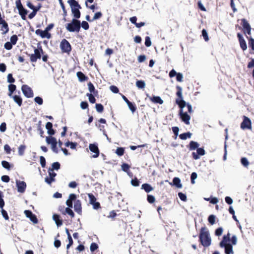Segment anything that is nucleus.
Segmentation results:
<instances>
[{
  "mask_svg": "<svg viewBox=\"0 0 254 254\" xmlns=\"http://www.w3.org/2000/svg\"><path fill=\"white\" fill-rule=\"evenodd\" d=\"M176 88L177 90L176 92L177 98L176 99L175 102L180 108L179 115L182 121L188 125L190 124V116L188 113L191 114L193 112L192 107L190 104L187 103L183 100L181 87L177 86Z\"/></svg>",
  "mask_w": 254,
  "mask_h": 254,
  "instance_id": "f257e3e1",
  "label": "nucleus"
},
{
  "mask_svg": "<svg viewBox=\"0 0 254 254\" xmlns=\"http://www.w3.org/2000/svg\"><path fill=\"white\" fill-rule=\"evenodd\" d=\"M199 241L204 247H208L211 244V238L206 227H201L200 230Z\"/></svg>",
  "mask_w": 254,
  "mask_h": 254,
  "instance_id": "f03ea898",
  "label": "nucleus"
},
{
  "mask_svg": "<svg viewBox=\"0 0 254 254\" xmlns=\"http://www.w3.org/2000/svg\"><path fill=\"white\" fill-rule=\"evenodd\" d=\"M230 240V233L228 232L223 237L222 240L220 242L221 248H224L226 254H233V247L231 244L228 243Z\"/></svg>",
  "mask_w": 254,
  "mask_h": 254,
  "instance_id": "7ed1b4c3",
  "label": "nucleus"
},
{
  "mask_svg": "<svg viewBox=\"0 0 254 254\" xmlns=\"http://www.w3.org/2000/svg\"><path fill=\"white\" fill-rule=\"evenodd\" d=\"M67 2L69 3L72 13L74 17V19H78L80 17L81 13L79 9L81 8L80 5L75 0H68Z\"/></svg>",
  "mask_w": 254,
  "mask_h": 254,
  "instance_id": "20e7f679",
  "label": "nucleus"
},
{
  "mask_svg": "<svg viewBox=\"0 0 254 254\" xmlns=\"http://www.w3.org/2000/svg\"><path fill=\"white\" fill-rule=\"evenodd\" d=\"M65 28L68 32L78 33L81 28V22L78 19H72L70 23L66 24Z\"/></svg>",
  "mask_w": 254,
  "mask_h": 254,
  "instance_id": "39448f33",
  "label": "nucleus"
},
{
  "mask_svg": "<svg viewBox=\"0 0 254 254\" xmlns=\"http://www.w3.org/2000/svg\"><path fill=\"white\" fill-rule=\"evenodd\" d=\"M44 52L41 47L38 48H35L34 53L29 55L30 61L32 63L36 62L38 59L41 58V55H43Z\"/></svg>",
  "mask_w": 254,
  "mask_h": 254,
  "instance_id": "423d86ee",
  "label": "nucleus"
},
{
  "mask_svg": "<svg viewBox=\"0 0 254 254\" xmlns=\"http://www.w3.org/2000/svg\"><path fill=\"white\" fill-rule=\"evenodd\" d=\"M46 141L48 144L51 145V148L54 152L56 153L59 152V149L57 147L58 142L56 138L52 136H47Z\"/></svg>",
  "mask_w": 254,
  "mask_h": 254,
  "instance_id": "0eeeda50",
  "label": "nucleus"
},
{
  "mask_svg": "<svg viewBox=\"0 0 254 254\" xmlns=\"http://www.w3.org/2000/svg\"><path fill=\"white\" fill-rule=\"evenodd\" d=\"M15 3L16 7L18 10L19 14L21 16V18L23 20H25L26 19V15L28 12L27 10L23 7L20 0H16Z\"/></svg>",
  "mask_w": 254,
  "mask_h": 254,
  "instance_id": "6e6552de",
  "label": "nucleus"
},
{
  "mask_svg": "<svg viewBox=\"0 0 254 254\" xmlns=\"http://www.w3.org/2000/svg\"><path fill=\"white\" fill-rule=\"evenodd\" d=\"M60 46L63 53L69 54L72 49L70 43L65 39L62 40Z\"/></svg>",
  "mask_w": 254,
  "mask_h": 254,
  "instance_id": "1a4fd4ad",
  "label": "nucleus"
},
{
  "mask_svg": "<svg viewBox=\"0 0 254 254\" xmlns=\"http://www.w3.org/2000/svg\"><path fill=\"white\" fill-rule=\"evenodd\" d=\"M21 90L24 96L27 98H32L33 97L34 94L33 90L27 85H23L21 87Z\"/></svg>",
  "mask_w": 254,
  "mask_h": 254,
  "instance_id": "9d476101",
  "label": "nucleus"
},
{
  "mask_svg": "<svg viewBox=\"0 0 254 254\" xmlns=\"http://www.w3.org/2000/svg\"><path fill=\"white\" fill-rule=\"evenodd\" d=\"M241 128L243 129H252V122L251 120L247 117H243V121L241 124Z\"/></svg>",
  "mask_w": 254,
  "mask_h": 254,
  "instance_id": "9b49d317",
  "label": "nucleus"
},
{
  "mask_svg": "<svg viewBox=\"0 0 254 254\" xmlns=\"http://www.w3.org/2000/svg\"><path fill=\"white\" fill-rule=\"evenodd\" d=\"M0 30L2 35H5L9 31V28L7 23L4 19L0 21Z\"/></svg>",
  "mask_w": 254,
  "mask_h": 254,
  "instance_id": "f8f14e48",
  "label": "nucleus"
},
{
  "mask_svg": "<svg viewBox=\"0 0 254 254\" xmlns=\"http://www.w3.org/2000/svg\"><path fill=\"white\" fill-rule=\"evenodd\" d=\"M237 36L239 40L241 48L243 51H246L247 49V46L245 40L243 38L242 35L240 33H238Z\"/></svg>",
  "mask_w": 254,
  "mask_h": 254,
  "instance_id": "ddd939ff",
  "label": "nucleus"
},
{
  "mask_svg": "<svg viewBox=\"0 0 254 254\" xmlns=\"http://www.w3.org/2000/svg\"><path fill=\"white\" fill-rule=\"evenodd\" d=\"M24 214L27 217L29 218L30 220L34 224H37L38 222V219L36 216L30 210H26L24 211Z\"/></svg>",
  "mask_w": 254,
  "mask_h": 254,
  "instance_id": "4468645a",
  "label": "nucleus"
},
{
  "mask_svg": "<svg viewBox=\"0 0 254 254\" xmlns=\"http://www.w3.org/2000/svg\"><path fill=\"white\" fill-rule=\"evenodd\" d=\"M16 184L19 192L23 193L25 191L26 184L25 182L16 180Z\"/></svg>",
  "mask_w": 254,
  "mask_h": 254,
  "instance_id": "2eb2a0df",
  "label": "nucleus"
},
{
  "mask_svg": "<svg viewBox=\"0 0 254 254\" xmlns=\"http://www.w3.org/2000/svg\"><path fill=\"white\" fill-rule=\"evenodd\" d=\"M205 151L203 148H198L196 149V152H193L192 153V157L193 159L197 160L199 158V156H203L205 155Z\"/></svg>",
  "mask_w": 254,
  "mask_h": 254,
  "instance_id": "dca6fc26",
  "label": "nucleus"
},
{
  "mask_svg": "<svg viewBox=\"0 0 254 254\" xmlns=\"http://www.w3.org/2000/svg\"><path fill=\"white\" fill-rule=\"evenodd\" d=\"M90 150L94 153L95 154L93 155V158H97L99 155V150L98 147L96 144H90L89 146Z\"/></svg>",
  "mask_w": 254,
  "mask_h": 254,
  "instance_id": "f3484780",
  "label": "nucleus"
},
{
  "mask_svg": "<svg viewBox=\"0 0 254 254\" xmlns=\"http://www.w3.org/2000/svg\"><path fill=\"white\" fill-rule=\"evenodd\" d=\"M74 209L79 215L82 214V206L81 201L79 199H75L74 204Z\"/></svg>",
  "mask_w": 254,
  "mask_h": 254,
  "instance_id": "a211bd4d",
  "label": "nucleus"
},
{
  "mask_svg": "<svg viewBox=\"0 0 254 254\" xmlns=\"http://www.w3.org/2000/svg\"><path fill=\"white\" fill-rule=\"evenodd\" d=\"M76 199V195L74 193H71L69 195L68 199L66 201V204L68 206L69 208L72 207V202L73 201H75Z\"/></svg>",
  "mask_w": 254,
  "mask_h": 254,
  "instance_id": "6ab92c4d",
  "label": "nucleus"
},
{
  "mask_svg": "<svg viewBox=\"0 0 254 254\" xmlns=\"http://www.w3.org/2000/svg\"><path fill=\"white\" fill-rule=\"evenodd\" d=\"M53 219L58 227H60L63 225V220L61 219V217L59 215L54 214L53 215Z\"/></svg>",
  "mask_w": 254,
  "mask_h": 254,
  "instance_id": "aec40b11",
  "label": "nucleus"
},
{
  "mask_svg": "<svg viewBox=\"0 0 254 254\" xmlns=\"http://www.w3.org/2000/svg\"><path fill=\"white\" fill-rule=\"evenodd\" d=\"M241 24L243 27V32L251 28V25L248 21L245 18L241 19Z\"/></svg>",
  "mask_w": 254,
  "mask_h": 254,
  "instance_id": "412c9836",
  "label": "nucleus"
},
{
  "mask_svg": "<svg viewBox=\"0 0 254 254\" xmlns=\"http://www.w3.org/2000/svg\"><path fill=\"white\" fill-rule=\"evenodd\" d=\"M46 128L48 130V133L50 135H54L55 131L53 129V124L51 122L47 123L46 125Z\"/></svg>",
  "mask_w": 254,
  "mask_h": 254,
  "instance_id": "4be33fe9",
  "label": "nucleus"
},
{
  "mask_svg": "<svg viewBox=\"0 0 254 254\" xmlns=\"http://www.w3.org/2000/svg\"><path fill=\"white\" fill-rule=\"evenodd\" d=\"M88 86L90 93L92 94L95 96H97L98 95V91L95 89L94 85L91 82H89L88 83Z\"/></svg>",
  "mask_w": 254,
  "mask_h": 254,
  "instance_id": "5701e85b",
  "label": "nucleus"
},
{
  "mask_svg": "<svg viewBox=\"0 0 254 254\" xmlns=\"http://www.w3.org/2000/svg\"><path fill=\"white\" fill-rule=\"evenodd\" d=\"M199 146V144L198 142L194 141H190L189 145L188 146V148L190 150H194L195 149H197Z\"/></svg>",
  "mask_w": 254,
  "mask_h": 254,
  "instance_id": "b1692460",
  "label": "nucleus"
},
{
  "mask_svg": "<svg viewBox=\"0 0 254 254\" xmlns=\"http://www.w3.org/2000/svg\"><path fill=\"white\" fill-rule=\"evenodd\" d=\"M76 75L78 78V80L80 82L85 81L88 80V78L81 71H78L76 73Z\"/></svg>",
  "mask_w": 254,
  "mask_h": 254,
  "instance_id": "393cba45",
  "label": "nucleus"
},
{
  "mask_svg": "<svg viewBox=\"0 0 254 254\" xmlns=\"http://www.w3.org/2000/svg\"><path fill=\"white\" fill-rule=\"evenodd\" d=\"M141 189H143L146 192H149L153 190V188L148 184H143L141 186Z\"/></svg>",
  "mask_w": 254,
  "mask_h": 254,
  "instance_id": "a878e982",
  "label": "nucleus"
},
{
  "mask_svg": "<svg viewBox=\"0 0 254 254\" xmlns=\"http://www.w3.org/2000/svg\"><path fill=\"white\" fill-rule=\"evenodd\" d=\"M173 183L174 185L176 186L178 188H181L182 187V185L181 183V180L178 177H175L173 179Z\"/></svg>",
  "mask_w": 254,
  "mask_h": 254,
  "instance_id": "bb28decb",
  "label": "nucleus"
},
{
  "mask_svg": "<svg viewBox=\"0 0 254 254\" xmlns=\"http://www.w3.org/2000/svg\"><path fill=\"white\" fill-rule=\"evenodd\" d=\"M12 98L15 103H16L19 106H21L22 104V99L18 95H14Z\"/></svg>",
  "mask_w": 254,
  "mask_h": 254,
  "instance_id": "cd10ccee",
  "label": "nucleus"
},
{
  "mask_svg": "<svg viewBox=\"0 0 254 254\" xmlns=\"http://www.w3.org/2000/svg\"><path fill=\"white\" fill-rule=\"evenodd\" d=\"M192 134L190 132L183 133L179 135V137L182 140H186L188 138H190Z\"/></svg>",
  "mask_w": 254,
  "mask_h": 254,
  "instance_id": "c85d7f7f",
  "label": "nucleus"
},
{
  "mask_svg": "<svg viewBox=\"0 0 254 254\" xmlns=\"http://www.w3.org/2000/svg\"><path fill=\"white\" fill-rule=\"evenodd\" d=\"M246 38L248 40V44L249 47L251 48L252 50L254 51V39L252 37H249L248 36H246Z\"/></svg>",
  "mask_w": 254,
  "mask_h": 254,
  "instance_id": "c756f323",
  "label": "nucleus"
},
{
  "mask_svg": "<svg viewBox=\"0 0 254 254\" xmlns=\"http://www.w3.org/2000/svg\"><path fill=\"white\" fill-rule=\"evenodd\" d=\"M59 1L60 2V5H61V7L62 8L63 10V15L64 16V21H66L65 17L67 15L66 10L65 9V6L64 5V3L63 2V0H59Z\"/></svg>",
  "mask_w": 254,
  "mask_h": 254,
  "instance_id": "7c9ffc66",
  "label": "nucleus"
},
{
  "mask_svg": "<svg viewBox=\"0 0 254 254\" xmlns=\"http://www.w3.org/2000/svg\"><path fill=\"white\" fill-rule=\"evenodd\" d=\"M16 85L14 84H10L8 85V90H9V93L8 96H11L12 93L14 92V91L16 90Z\"/></svg>",
  "mask_w": 254,
  "mask_h": 254,
  "instance_id": "2f4dec72",
  "label": "nucleus"
},
{
  "mask_svg": "<svg viewBox=\"0 0 254 254\" xmlns=\"http://www.w3.org/2000/svg\"><path fill=\"white\" fill-rule=\"evenodd\" d=\"M65 215L67 214L69 215L71 218L74 217V213L73 211L69 207H66L65 209Z\"/></svg>",
  "mask_w": 254,
  "mask_h": 254,
  "instance_id": "473e14b6",
  "label": "nucleus"
},
{
  "mask_svg": "<svg viewBox=\"0 0 254 254\" xmlns=\"http://www.w3.org/2000/svg\"><path fill=\"white\" fill-rule=\"evenodd\" d=\"M61 165L60 163L56 162H54L52 165V168H49L50 171H54V170H58L60 168Z\"/></svg>",
  "mask_w": 254,
  "mask_h": 254,
  "instance_id": "72a5a7b5",
  "label": "nucleus"
},
{
  "mask_svg": "<svg viewBox=\"0 0 254 254\" xmlns=\"http://www.w3.org/2000/svg\"><path fill=\"white\" fill-rule=\"evenodd\" d=\"M1 165L4 168H5L8 170H10L11 167V166L10 165L9 163L6 161H1Z\"/></svg>",
  "mask_w": 254,
  "mask_h": 254,
  "instance_id": "f704fd0d",
  "label": "nucleus"
},
{
  "mask_svg": "<svg viewBox=\"0 0 254 254\" xmlns=\"http://www.w3.org/2000/svg\"><path fill=\"white\" fill-rule=\"evenodd\" d=\"M26 149V146L25 145H21L18 147V154L20 156H22L24 153L25 150Z\"/></svg>",
  "mask_w": 254,
  "mask_h": 254,
  "instance_id": "c9c22d12",
  "label": "nucleus"
},
{
  "mask_svg": "<svg viewBox=\"0 0 254 254\" xmlns=\"http://www.w3.org/2000/svg\"><path fill=\"white\" fill-rule=\"evenodd\" d=\"M127 105L130 110L132 112V113H134L136 111V107L134 104L132 103L131 102L129 101L128 103H127Z\"/></svg>",
  "mask_w": 254,
  "mask_h": 254,
  "instance_id": "e433bc0d",
  "label": "nucleus"
},
{
  "mask_svg": "<svg viewBox=\"0 0 254 254\" xmlns=\"http://www.w3.org/2000/svg\"><path fill=\"white\" fill-rule=\"evenodd\" d=\"M147 97L153 103H159V96H148Z\"/></svg>",
  "mask_w": 254,
  "mask_h": 254,
  "instance_id": "4c0bfd02",
  "label": "nucleus"
},
{
  "mask_svg": "<svg viewBox=\"0 0 254 254\" xmlns=\"http://www.w3.org/2000/svg\"><path fill=\"white\" fill-rule=\"evenodd\" d=\"M86 96L88 97L89 101L91 103L93 104L95 103L96 99L95 98V95L91 93H87Z\"/></svg>",
  "mask_w": 254,
  "mask_h": 254,
  "instance_id": "58836bf2",
  "label": "nucleus"
},
{
  "mask_svg": "<svg viewBox=\"0 0 254 254\" xmlns=\"http://www.w3.org/2000/svg\"><path fill=\"white\" fill-rule=\"evenodd\" d=\"M136 86L140 89H142L145 87V82L143 80H137L136 82Z\"/></svg>",
  "mask_w": 254,
  "mask_h": 254,
  "instance_id": "ea45409f",
  "label": "nucleus"
},
{
  "mask_svg": "<svg viewBox=\"0 0 254 254\" xmlns=\"http://www.w3.org/2000/svg\"><path fill=\"white\" fill-rule=\"evenodd\" d=\"M88 196L89 198V203L91 204H93L96 201V198L92 193H88Z\"/></svg>",
  "mask_w": 254,
  "mask_h": 254,
  "instance_id": "a19ab883",
  "label": "nucleus"
},
{
  "mask_svg": "<svg viewBox=\"0 0 254 254\" xmlns=\"http://www.w3.org/2000/svg\"><path fill=\"white\" fill-rule=\"evenodd\" d=\"M10 40V42L12 43V44L13 45H15L18 41L17 36L16 35H13L11 36Z\"/></svg>",
  "mask_w": 254,
  "mask_h": 254,
  "instance_id": "79ce46f5",
  "label": "nucleus"
},
{
  "mask_svg": "<svg viewBox=\"0 0 254 254\" xmlns=\"http://www.w3.org/2000/svg\"><path fill=\"white\" fill-rule=\"evenodd\" d=\"M95 107L98 113H102L104 111V107L101 104H96Z\"/></svg>",
  "mask_w": 254,
  "mask_h": 254,
  "instance_id": "37998d69",
  "label": "nucleus"
},
{
  "mask_svg": "<svg viewBox=\"0 0 254 254\" xmlns=\"http://www.w3.org/2000/svg\"><path fill=\"white\" fill-rule=\"evenodd\" d=\"M215 218L216 217L215 215H210L208 218V221L210 224L213 225L215 222Z\"/></svg>",
  "mask_w": 254,
  "mask_h": 254,
  "instance_id": "c03bdc74",
  "label": "nucleus"
},
{
  "mask_svg": "<svg viewBox=\"0 0 254 254\" xmlns=\"http://www.w3.org/2000/svg\"><path fill=\"white\" fill-rule=\"evenodd\" d=\"M147 200L149 203H153L155 201V198L154 196L148 194L147 196Z\"/></svg>",
  "mask_w": 254,
  "mask_h": 254,
  "instance_id": "a18cd8bd",
  "label": "nucleus"
},
{
  "mask_svg": "<svg viewBox=\"0 0 254 254\" xmlns=\"http://www.w3.org/2000/svg\"><path fill=\"white\" fill-rule=\"evenodd\" d=\"M125 152L124 149L122 147H118L116 149V153L118 155L121 156L124 155Z\"/></svg>",
  "mask_w": 254,
  "mask_h": 254,
  "instance_id": "49530a36",
  "label": "nucleus"
},
{
  "mask_svg": "<svg viewBox=\"0 0 254 254\" xmlns=\"http://www.w3.org/2000/svg\"><path fill=\"white\" fill-rule=\"evenodd\" d=\"M51 34L49 33L47 31H46V29H45L44 31L42 30V38H47L48 39H49L51 38Z\"/></svg>",
  "mask_w": 254,
  "mask_h": 254,
  "instance_id": "de8ad7c7",
  "label": "nucleus"
},
{
  "mask_svg": "<svg viewBox=\"0 0 254 254\" xmlns=\"http://www.w3.org/2000/svg\"><path fill=\"white\" fill-rule=\"evenodd\" d=\"M102 15H103V14L101 12H100V11L97 12L95 13V14L92 18V20H95L100 19L102 16Z\"/></svg>",
  "mask_w": 254,
  "mask_h": 254,
  "instance_id": "09e8293b",
  "label": "nucleus"
},
{
  "mask_svg": "<svg viewBox=\"0 0 254 254\" xmlns=\"http://www.w3.org/2000/svg\"><path fill=\"white\" fill-rule=\"evenodd\" d=\"M223 229L222 227H219L215 231V235L217 236H220L222 234Z\"/></svg>",
  "mask_w": 254,
  "mask_h": 254,
  "instance_id": "8fccbe9b",
  "label": "nucleus"
},
{
  "mask_svg": "<svg viewBox=\"0 0 254 254\" xmlns=\"http://www.w3.org/2000/svg\"><path fill=\"white\" fill-rule=\"evenodd\" d=\"M178 196L180 199L183 201H186L187 200V196L183 192H180L178 193Z\"/></svg>",
  "mask_w": 254,
  "mask_h": 254,
  "instance_id": "3c124183",
  "label": "nucleus"
},
{
  "mask_svg": "<svg viewBox=\"0 0 254 254\" xmlns=\"http://www.w3.org/2000/svg\"><path fill=\"white\" fill-rule=\"evenodd\" d=\"M131 184L134 187H138L139 185V181L136 178H135L131 180Z\"/></svg>",
  "mask_w": 254,
  "mask_h": 254,
  "instance_id": "603ef678",
  "label": "nucleus"
},
{
  "mask_svg": "<svg viewBox=\"0 0 254 254\" xmlns=\"http://www.w3.org/2000/svg\"><path fill=\"white\" fill-rule=\"evenodd\" d=\"M13 45L10 42H7L4 45V47L7 50L12 49Z\"/></svg>",
  "mask_w": 254,
  "mask_h": 254,
  "instance_id": "864d4df0",
  "label": "nucleus"
},
{
  "mask_svg": "<svg viewBox=\"0 0 254 254\" xmlns=\"http://www.w3.org/2000/svg\"><path fill=\"white\" fill-rule=\"evenodd\" d=\"M202 35L205 41H208L209 40L208 36L206 30L203 29L202 30Z\"/></svg>",
  "mask_w": 254,
  "mask_h": 254,
  "instance_id": "5fc2aeb1",
  "label": "nucleus"
},
{
  "mask_svg": "<svg viewBox=\"0 0 254 254\" xmlns=\"http://www.w3.org/2000/svg\"><path fill=\"white\" fill-rule=\"evenodd\" d=\"M81 26L85 30H88L89 28L88 22L85 21H83L81 23Z\"/></svg>",
  "mask_w": 254,
  "mask_h": 254,
  "instance_id": "6e6d98bb",
  "label": "nucleus"
},
{
  "mask_svg": "<svg viewBox=\"0 0 254 254\" xmlns=\"http://www.w3.org/2000/svg\"><path fill=\"white\" fill-rule=\"evenodd\" d=\"M98 248V245L96 243H91V244L90 245V251L91 252H94Z\"/></svg>",
  "mask_w": 254,
  "mask_h": 254,
  "instance_id": "4d7b16f0",
  "label": "nucleus"
},
{
  "mask_svg": "<svg viewBox=\"0 0 254 254\" xmlns=\"http://www.w3.org/2000/svg\"><path fill=\"white\" fill-rule=\"evenodd\" d=\"M241 162L242 164V165H244L245 167H247L249 165V161H248V159L246 158H245V157H243V158H241Z\"/></svg>",
  "mask_w": 254,
  "mask_h": 254,
  "instance_id": "13d9d810",
  "label": "nucleus"
},
{
  "mask_svg": "<svg viewBox=\"0 0 254 254\" xmlns=\"http://www.w3.org/2000/svg\"><path fill=\"white\" fill-rule=\"evenodd\" d=\"M7 82L10 83H12L15 82V79L13 77L11 73H9L7 75Z\"/></svg>",
  "mask_w": 254,
  "mask_h": 254,
  "instance_id": "bf43d9fd",
  "label": "nucleus"
},
{
  "mask_svg": "<svg viewBox=\"0 0 254 254\" xmlns=\"http://www.w3.org/2000/svg\"><path fill=\"white\" fill-rule=\"evenodd\" d=\"M34 101L36 103H37V104H38L40 105H42L43 103V100L42 98L39 96L36 97L34 98Z\"/></svg>",
  "mask_w": 254,
  "mask_h": 254,
  "instance_id": "052dcab7",
  "label": "nucleus"
},
{
  "mask_svg": "<svg viewBox=\"0 0 254 254\" xmlns=\"http://www.w3.org/2000/svg\"><path fill=\"white\" fill-rule=\"evenodd\" d=\"M1 214L2 215V216L6 220H9V216L7 214V212L3 209H2L1 210Z\"/></svg>",
  "mask_w": 254,
  "mask_h": 254,
  "instance_id": "680f3d73",
  "label": "nucleus"
},
{
  "mask_svg": "<svg viewBox=\"0 0 254 254\" xmlns=\"http://www.w3.org/2000/svg\"><path fill=\"white\" fill-rule=\"evenodd\" d=\"M110 89L114 93H118L119 92L118 88L115 85L110 86Z\"/></svg>",
  "mask_w": 254,
  "mask_h": 254,
  "instance_id": "e2e57ef3",
  "label": "nucleus"
},
{
  "mask_svg": "<svg viewBox=\"0 0 254 254\" xmlns=\"http://www.w3.org/2000/svg\"><path fill=\"white\" fill-rule=\"evenodd\" d=\"M145 45L146 47H150L151 45V42L149 37L146 36L145 39Z\"/></svg>",
  "mask_w": 254,
  "mask_h": 254,
  "instance_id": "0e129e2a",
  "label": "nucleus"
},
{
  "mask_svg": "<svg viewBox=\"0 0 254 254\" xmlns=\"http://www.w3.org/2000/svg\"><path fill=\"white\" fill-rule=\"evenodd\" d=\"M230 241L231 242V245H235L237 244V237L235 235H233L231 238H230Z\"/></svg>",
  "mask_w": 254,
  "mask_h": 254,
  "instance_id": "69168bd1",
  "label": "nucleus"
},
{
  "mask_svg": "<svg viewBox=\"0 0 254 254\" xmlns=\"http://www.w3.org/2000/svg\"><path fill=\"white\" fill-rule=\"evenodd\" d=\"M40 161L41 166L43 168H44L46 166V159L43 156H40Z\"/></svg>",
  "mask_w": 254,
  "mask_h": 254,
  "instance_id": "338daca9",
  "label": "nucleus"
},
{
  "mask_svg": "<svg viewBox=\"0 0 254 254\" xmlns=\"http://www.w3.org/2000/svg\"><path fill=\"white\" fill-rule=\"evenodd\" d=\"M6 129V124L3 122L0 125V131L1 132H4Z\"/></svg>",
  "mask_w": 254,
  "mask_h": 254,
  "instance_id": "774afa93",
  "label": "nucleus"
}]
</instances>
